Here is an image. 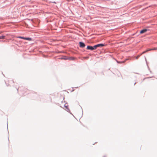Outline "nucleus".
Masks as SVG:
<instances>
[{"label": "nucleus", "instance_id": "nucleus-12", "mask_svg": "<svg viewBox=\"0 0 157 157\" xmlns=\"http://www.w3.org/2000/svg\"><path fill=\"white\" fill-rule=\"evenodd\" d=\"M65 107H66V108H67V106H66V105H65Z\"/></svg>", "mask_w": 157, "mask_h": 157}, {"label": "nucleus", "instance_id": "nucleus-4", "mask_svg": "<svg viewBox=\"0 0 157 157\" xmlns=\"http://www.w3.org/2000/svg\"><path fill=\"white\" fill-rule=\"evenodd\" d=\"M80 44V47L81 48H83L85 46V45L83 43L80 42L79 43Z\"/></svg>", "mask_w": 157, "mask_h": 157}, {"label": "nucleus", "instance_id": "nucleus-13", "mask_svg": "<svg viewBox=\"0 0 157 157\" xmlns=\"http://www.w3.org/2000/svg\"><path fill=\"white\" fill-rule=\"evenodd\" d=\"M85 58L87 59L88 58V57H86Z\"/></svg>", "mask_w": 157, "mask_h": 157}, {"label": "nucleus", "instance_id": "nucleus-11", "mask_svg": "<svg viewBox=\"0 0 157 157\" xmlns=\"http://www.w3.org/2000/svg\"><path fill=\"white\" fill-rule=\"evenodd\" d=\"M9 82V81H7L6 82V84H7V82Z\"/></svg>", "mask_w": 157, "mask_h": 157}, {"label": "nucleus", "instance_id": "nucleus-2", "mask_svg": "<svg viewBox=\"0 0 157 157\" xmlns=\"http://www.w3.org/2000/svg\"><path fill=\"white\" fill-rule=\"evenodd\" d=\"M17 37L18 38L22 39H24V40H30V41L32 40V39L30 38H25V37H21V36H18V37Z\"/></svg>", "mask_w": 157, "mask_h": 157}, {"label": "nucleus", "instance_id": "nucleus-1", "mask_svg": "<svg viewBox=\"0 0 157 157\" xmlns=\"http://www.w3.org/2000/svg\"><path fill=\"white\" fill-rule=\"evenodd\" d=\"M87 49L91 50H94L96 49L94 46H88L87 47Z\"/></svg>", "mask_w": 157, "mask_h": 157}, {"label": "nucleus", "instance_id": "nucleus-7", "mask_svg": "<svg viewBox=\"0 0 157 157\" xmlns=\"http://www.w3.org/2000/svg\"><path fill=\"white\" fill-rule=\"evenodd\" d=\"M5 37V36H0V39H4Z\"/></svg>", "mask_w": 157, "mask_h": 157}, {"label": "nucleus", "instance_id": "nucleus-6", "mask_svg": "<svg viewBox=\"0 0 157 157\" xmlns=\"http://www.w3.org/2000/svg\"><path fill=\"white\" fill-rule=\"evenodd\" d=\"M149 49H147V50H146L145 51H144V52H143L140 55H142V54H144V53H145L148 52V51H149Z\"/></svg>", "mask_w": 157, "mask_h": 157}, {"label": "nucleus", "instance_id": "nucleus-10", "mask_svg": "<svg viewBox=\"0 0 157 157\" xmlns=\"http://www.w3.org/2000/svg\"><path fill=\"white\" fill-rule=\"evenodd\" d=\"M63 59H68L67 57H65V58H63Z\"/></svg>", "mask_w": 157, "mask_h": 157}, {"label": "nucleus", "instance_id": "nucleus-8", "mask_svg": "<svg viewBox=\"0 0 157 157\" xmlns=\"http://www.w3.org/2000/svg\"><path fill=\"white\" fill-rule=\"evenodd\" d=\"M149 51L157 50V48H151L149 49Z\"/></svg>", "mask_w": 157, "mask_h": 157}, {"label": "nucleus", "instance_id": "nucleus-5", "mask_svg": "<svg viewBox=\"0 0 157 157\" xmlns=\"http://www.w3.org/2000/svg\"><path fill=\"white\" fill-rule=\"evenodd\" d=\"M147 31V29H144L140 31V34L146 32Z\"/></svg>", "mask_w": 157, "mask_h": 157}, {"label": "nucleus", "instance_id": "nucleus-9", "mask_svg": "<svg viewBox=\"0 0 157 157\" xmlns=\"http://www.w3.org/2000/svg\"><path fill=\"white\" fill-rule=\"evenodd\" d=\"M141 55H138L136 57V59H138V58Z\"/></svg>", "mask_w": 157, "mask_h": 157}, {"label": "nucleus", "instance_id": "nucleus-3", "mask_svg": "<svg viewBox=\"0 0 157 157\" xmlns=\"http://www.w3.org/2000/svg\"><path fill=\"white\" fill-rule=\"evenodd\" d=\"M104 46V45L103 44H99L94 45L95 49L98 47H102Z\"/></svg>", "mask_w": 157, "mask_h": 157}]
</instances>
